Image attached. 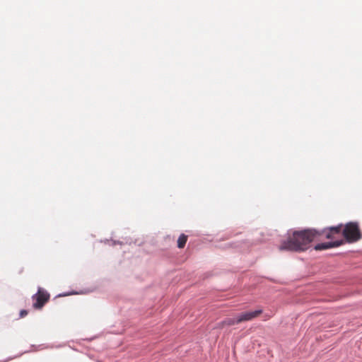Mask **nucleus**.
Masks as SVG:
<instances>
[{"instance_id":"1","label":"nucleus","mask_w":362,"mask_h":362,"mask_svg":"<svg viewBox=\"0 0 362 362\" xmlns=\"http://www.w3.org/2000/svg\"><path fill=\"white\" fill-rule=\"evenodd\" d=\"M321 236V233L315 229H305L294 231L292 236L282 242L279 246L280 250L304 251L309 244Z\"/></svg>"},{"instance_id":"2","label":"nucleus","mask_w":362,"mask_h":362,"mask_svg":"<svg viewBox=\"0 0 362 362\" xmlns=\"http://www.w3.org/2000/svg\"><path fill=\"white\" fill-rule=\"evenodd\" d=\"M342 235L347 243H355L361 239L359 226L356 222H349L346 223L342 230Z\"/></svg>"},{"instance_id":"3","label":"nucleus","mask_w":362,"mask_h":362,"mask_svg":"<svg viewBox=\"0 0 362 362\" xmlns=\"http://www.w3.org/2000/svg\"><path fill=\"white\" fill-rule=\"evenodd\" d=\"M49 293L42 288H38L37 293L32 296V299L34 301L33 308L35 309H41L49 300Z\"/></svg>"},{"instance_id":"4","label":"nucleus","mask_w":362,"mask_h":362,"mask_svg":"<svg viewBox=\"0 0 362 362\" xmlns=\"http://www.w3.org/2000/svg\"><path fill=\"white\" fill-rule=\"evenodd\" d=\"M342 232V225L340 224L337 226L330 227L327 230H325L322 232L321 235L322 234L325 235L326 238L331 240H338L337 238L341 236V233Z\"/></svg>"},{"instance_id":"5","label":"nucleus","mask_w":362,"mask_h":362,"mask_svg":"<svg viewBox=\"0 0 362 362\" xmlns=\"http://www.w3.org/2000/svg\"><path fill=\"white\" fill-rule=\"evenodd\" d=\"M262 313V310H256L254 311L244 312L238 315L239 322L242 323L246 321H250L257 318Z\"/></svg>"},{"instance_id":"6","label":"nucleus","mask_w":362,"mask_h":362,"mask_svg":"<svg viewBox=\"0 0 362 362\" xmlns=\"http://www.w3.org/2000/svg\"><path fill=\"white\" fill-rule=\"evenodd\" d=\"M344 243L343 240H336L332 242L323 243L317 244L315 246V250H327L332 247H336L341 245Z\"/></svg>"},{"instance_id":"7","label":"nucleus","mask_w":362,"mask_h":362,"mask_svg":"<svg viewBox=\"0 0 362 362\" xmlns=\"http://www.w3.org/2000/svg\"><path fill=\"white\" fill-rule=\"evenodd\" d=\"M240 324L238 315L235 317H228L218 324V328H223L225 326H232Z\"/></svg>"},{"instance_id":"8","label":"nucleus","mask_w":362,"mask_h":362,"mask_svg":"<svg viewBox=\"0 0 362 362\" xmlns=\"http://www.w3.org/2000/svg\"><path fill=\"white\" fill-rule=\"evenodd\" d=\"M187 241V235H186L185 234H181L177 240L178 248H183L185 246Z\"/></svg>"},{"instance_id":"9","label":"nucleus","mask_w":362,"mask_h":362,"mask_svg":"<svg viewBox=\"0 0 362 362\" xmlns=\"http://www.w3.org/2000/svg\"><path fill=\"white\" fill-rule=\"evenodd\" d=\"M27 315H28V311H27L26 310H22L20 312V317H25Z\"/></svg>"}]
</instances>
